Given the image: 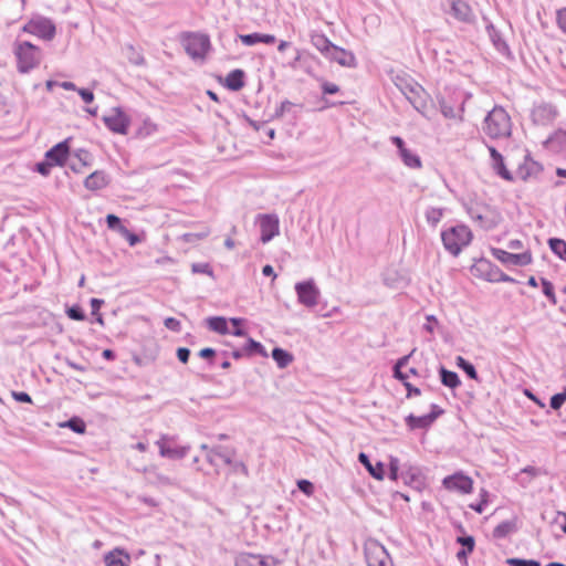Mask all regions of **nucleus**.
Returning <instances> with one entry per match:
<instances>
[{
  "instance_id": "nucleus-1",
  "label": "nucleus",
  "mask_w": 566,
  "mask_h": 566,
  "mask_svg": "<svg viewBox=\"0 0 566 566\" xmlns=\"http://www.w3.org/2000/svg\"><path fill=\"white\" fill-rule=\"evenodd\" d=\"M19 73L27 74L40 66L43 60V51L30 41L17 40L12 46Z\"/></svg>"
},
{
  "instance_id": "nucleus-2",
  "label": "nucleus",
  "mask_w": 566,
  "mask_h": 566,
  "mask_svg": "<svg viewBox=\"0 0 566 566\" xmlns=\"http://www.w3.org/2000/svg\"><path fill=\"white\" fill-rule=\"evenodd\" d=\"M511 251L499 248H492L491 254L502 264L526 266L533 262V253L528 248H525L523 241L515 239L507 243Z\"/></svg>"
},
{
  "instance_id": "nucleus-3",
  "label": "nucleus",
  "mask_w": 566,
  "mask_h": 566,
  "mask_svg": "<svg viewBox=\"0 0 566 566\" xmlns=\"http://www.w3.org/2000/svg\"><path fill=\"white\" fill-rule=\"evenodd\" d=\"M178 39L186 53L195 61H203L211 50V41L206 33L185 31Z\"/></svg>"
},
{
  "instance_id": "nucleus-4",
  "label": "nucleus",
  "mask_w": 566,
  "mask_h": 566,
  "mask_svg": "<svg viewBox=\"0 0 566 566\" xmlns=\"http://www.w3.org/2000/svg\"><path fill=\"white\" fill-rule=\"evenodd\" d=\"M484 133L494 139L511 135L512 122L507 112L502 107H494L484 120Z\"/></svg>"
},
{
  "instance_id": "nucleus-5",
  "label": "nucleus",
  "mask_w": 566,
  "mask_h": 566,
  "mask_svg": "<svg viewBox=\"0 0 566 566\" xmlns=\"http://www.w3.org/2000/svg\"><path fill=\"white\" fill-rule=\"evenodd\" d=\"M471 240L472 232L465 226H455L442 232L443 245L453 255H458Z\"/></svg>"
},
{
  "instance_id": "nucleus-6",
  "label": "nucleus",
  "mask_w": 566,
  "mask_h": 566,
  "mask_svg": "<svg viewBox=\"0 0 566 566\" xmlns=\"http://www.w3.org/2000/svg\"><path fill=\"white\" fill-rule=\"evenodd\" d=\"M22 32L34 35L44 41H51L56 34V28L51 19L36 15L23 24Z\"/></svg>"
},
{
  "instance_id": "nucleus-7",
  "label": "nucleus",
  "mask_w": 566,
  "mask_h": 566,
  "mask_svg": "<svg viewBox=\"0 0 566 566\" xmlns=\"http://www.w3.org/2000/svg\"><path fill=\"white\" fill-rule=\"evenodd\" d=\"M469 213L473 221L486 230L495 228L502 221L500 211L484 203L471 207Z\"/></svg>"
},
{
  "instance_id": "nucleus-8",
  "label": "nucleus",
  "mask_w": 566,
  "mask_h": 566,
  "mask_svg": "<svg viewBox=\"0 0 566 566\" xmlns=\"http://www.w3.org/2000/svg\"><path fill=\"white\" fill-rule=\"evenodd\" d=\"M103 122L114 134L127 135L132 119L123 108L113 107L103 116Z\"/></svg>"
},
{
  "instance_id": "nucleus-9",
  "label": "nucleus",
  "mask_w": 566,
  "mask_h": 566,
  "mask_svg": "<svg viewBox=\"0 0 566 566\" xmlns=\"http://www.w3.org/2000/svg\"><path fill=\"white\" fill-rule=\"evenodd\" d=\"M365 557L368 566H392L386 548L375 539L365 543Z\"/></svg>"
},
{
  "instance_id": "nucleus-10",
  "label": "nucleus",
  "mask_w": 566,
  "mask_h": 566,
  "mask_svg": "<svg viewBox=\"0 0 566 566\" xmlns=\"http://www.w3.org/2000/svg\"><path fill=\"white\" fill-rule=\"evenodd\" d=\"M443 488L449 492H455L462 495L470 494L473 491L474 481L462 471H458L442 480Z\"/></svg>"
},
{
  "instance_id": "nucleus-11",
  "label": "nucleus",
  "mask_w": 566,
  "mask_h": 566,
  "mask_svg": "<svg viewBox=\"0 0 566 566\" xmlns=\"http://www.w3.org/2000/svg\"><path fill=\"white\" fill-rule=\"evenodd\" d=\"M295 291L300 303L307 307H313L318 302L319 291L313 281L301 282L295 285Z\"/></svg>"
},
{
  "instance_id": "nucleus-12",
  "label": "nucleus",
  "mask_w": 566,
  "mask_h": 566,
  "mask_svg": "<svg viewBox=\"0 0 566 566\" xmlns=\"http://www.w3.org/2000/svg\"><path fill=\"white\" fill-rule=\"evenodd\" d=\"M259 224L261 229V241L263 243H268L280 232L279 219L273 214L259 216Z\"/></svg>"
},
{
  "instance_id": "nucleus-13",
  "label": "nucleus",
  "mask_w": 566,
  "mask_h": 566,
  "mask_svg": "<svg viewBox=\"0 0 566 566\" xmlns=\"http://www.w3.org/2000/svg\"><path fill=\"white\" fill-rule=\"evenodd\" d=\"M441 413L442 410L439 409L437 406H433L432 411L429 415H424L421 417L409 415L406 418V423L410 430L426 429L430 427Z\"/></svg>"
},
{
  "instance_id": "nucleus-14",
  "label": "nucleus",
  "mask_w": 566,
  "mask_h": 566,
  "mask_svg": "<svg viewBox=\"0 0 566 566\" xmlns=\"http://www.w3.org/2000/svg\"><path fill=\"white\" fill-rule=\"evenodd\" d=\"M70 155V146L67 140L61 142L53 146L50 150L45 154V159L52 164L53 167L55 166H63Z\"/></svg>"
},
{
  "instance_id": "nucleus-15",
  "label": "nucleus",
  "mask_w": 566,
  "mask_h": 566,
  "mask_svg": "<svg viewBox=\"0 0 566 566\" xmlns=\"http://www.w3.org/2000/svg\"><path fill=\"white\" fill-rule=\"evenodd\" d=\"M111 182L108 175L104 170H95L84 180V186L90 191H99L105 189Z\"/></svg>"
},
{
  "instance_id": "nucleus-16",
  "label": "nucleus",
  "mask_w": 566,
  "mask_h": 566,
  "mask_svg": "<svg viewBox=\"0 0 566 566\" xmlns=\"http://www.w3.org/2000/svg\"><path fill=\"white\" fill-rule=\"evenodd\" d=\"M326 59L334 61L342 66H346V67L356 66L355 55L352 52H348V51H346L342 48H338L336 45H333V48L329 49V53L327 54Z\"/></svg>"
},
{
  "instance_id": "nucleus-17",
  "label": "nucleus",
  "mask_w": 566,
  "mask_h": 566,
  "mask_svg": "<svg viewBox=\"0 0 566 566\" xmlns=\"http://www.w3.org/2000/svg\"><path fill=\"white\" fill-rule=\"evenodd\" d=\"M104 562L106 566H129L130 555L122 548H114L105 555Z\"/></svg>"
},
{
  "instance_id": "nucleus-18",
  "label": "nucleus",
  "mask_w": 566,
  "mask_h": 566,
  "mask_svg": "<svg viewBox=\"0 0 566 566\" xmlns=\"http://www.w3.org/2000/svg\"><path fill=\"white\" fill-rule=\"evenodd\" d=\"M490 150V155H491V158H492V167L493 169L497 172V175H500L503 179L507 180V181H512L513 180V176L511 175V172L506 169L505 167V164H504V159H503V156L494 148V147H490L489 148Z\"/></svg>"
},
{
  "instance_id": "nucleus-19",
  "label": "nucleus",
  "mask_w": 566,
  "mask_h": 566,
  "mask_svg": "<svg viewBox=\"0 0 566 566\" xmlns=\"http://www.w3.org/2000/svg\"><path fill=\"white\" fill-rule=\"evenodd\" d=\"M239 39L244 45L248 46L254 45L256 43L273 44L275 42L274 35L261 33L240 34Z\"/></svg>"
},
{
  "instance_id": "nucleus-20",
  "label": "nucleus",
  "mask_w": 566,
  "mask_h": 566,
  "mask_svg": "<svg viewBox=\"0 0 566 566\" xmlns=\"http://www.w3.org/2000/svg\"><path fill=\"white\" fill-rule=\"evenodd\" d=\"M358 460L361 464H364V467L367 469V471L369 472V474L373 478H375L378 481H381L384 479L385 469H384V464L381 462H378L375 465L371 464L368 457L363 452L359 453Z\"/></svg>"
},
{
  "instance_id": "nucleus-21",
  "label": "nucleus",
  "mask_w": 566,
  "mask_h": 566,
  "mask_svg": "<svg viewBox=\"0 0 566 566\" xmlns=\"http://www.w3.org/2000/svg\"><path fill=\"white\" fill-rule=\"evenodd\" d=\"M224 86L231 91L241 90L244 86V72L239 69L231 71L224 80Z\"/></svg>"
},
{
  "instance_id": "nucleus-22",
  "label": "nucleus",
  "mask_w": 566,
  "mask_h": 566,
  "mask_svg": "<svg viewBox=\"0 0 566 566\" xmlns=\"http://www.w3.org/2000/svg\"><path fill=\"white\" fill-rule=\"evenodd\" d=\"M125 56L126 60L133 65L142 66L145 64V57L142 49L136 48L132 44L125 48Z\"/></svg>"
},
{
  "instance_id": "nucleus-23",
  "label": "nucleus",
  "mask_w": 566,
  "mask_h": 566,
  "mask_svg": "<svg viewBox=\"0 0 566 566\" xmlns=\"http://www.w3.org/2000/svg\"><path fill=\"white\" fill-rule=\"evenodd\" d=\"M207 324L211 331H213L218 334L224 335V334L229 333L228 321L224 317H221V316L209 317L207 319Z\"/></svg>"
},
{
  "instance_id": "nucleus-24",
  "label": "nucleus",
  "mask_w": 566,
  "mask_h": 566,
  "mask_svg": "<svg viewBox=\"0 0 566 566\" xmlns=\"http://www.w3.org/2000/svg\"><path fill=\"white\" fill-rule=\"evenodd\" d=\"M272 357L280 368H285L293 361V355L282 348H274Z\"/></svg>"
},
{
  "instance_id": "nucleus-25",
  "label": "nucleus",
  "mask_w": 566,
  "mask_h": 566,
  "mask_svg": "<svg viewBox=\"0 0 566 566\" xmlns=\"http://www.w3.org/2000/svg\"><path fill=\"white\" fill-rule=\"evenodd\" d=\"M441 381L444 386L449 388H455L460 385V379L454 371L447 370L446 368H441Z\"/></svg>"
},
{
  "instance_id": "nucleus-26",
  "label": "nucleus",
  "mask_w": 566,
  "mask_h": 566,
  "mask_svg": "<svg viewBox=\"0 0 566 566\" xmlns=\"http://www.w3.org/2000/svg\"><path fill=\"white\" fill-rule=\"evenodd\" d=\"M551 250L562 260H566V242L562 239L552 238L548 240Z\"/></svg>"
},
{
  "instance_id": "nucleus-27",
  "label": "nucleus",
  "mask_w": 566,
  "mask_h": 566,
  "mask_svg": "<svg viewBox=\"0 0 566 566\" xmlns=\"http://www.w3.org/2000/svg\"><path fill=\"white\" fill-rule=\"evenodd\" d=\"M60 427L70 428L71 430H73L74 432L80 433V434H83L86 430L85 422L78 417H73L70 420H67L63 423H60Z\"/></svg>"
},
{
  "instance_id": "nucleus-28",
  "label": "nucleus",
  "mask_w": 566,
  "mask_h": 566,
  "mask_svg": "<svg viewBox=\"0 0 566 566\" xmlns=\"http://www.w3.org/2000/svg\"><path fill=\"white\" fill-rule=\"evenodd\" d=\"M400 156L405 163L406 166L410 168H420L421 167V160L420 158L411 153L409 149L405 148L402 151H400Z\"/></svg>"
},
{
  "instance_id": "nucleus-29",
  "label": "nucleus",
  "mask_w": 566,
  "mask_h": 566,
  "mask_svg": "<svg viewBox=\"0 0 566 566\" xmlns=\"http://www.w3.org/2000/svg\"><path fill=\"white\" fill-rule=\"evenodd\" d=\"M314 46L326 57L333 43L324 35H317L313 40Z\"/></svg>"
},
{
  "instance_id": "nucleus-30",
  "label": "nucleus",
  "mask_w": 566,
  "mask_h": 566,
  "mask_svg": "<svg viewBox=\"0 0 566 566\" xmlns=\"http://www.w3.org/2000/svg\"><path fill=\"white\" fill-rule=\"evenodd\" d=\"M514 528H515V523H513L511 521H505V522H502L501 524H499L494 528L493 534L497 538L505 537L511 532H513Z\"/></svg>"
},
{
  "instance_id": "nucleus-31",
  "label": "nucleus",
  "mask_w": 566,
  "mask_h": 566,
  "mask_svg": "<svg viewBox=\"0 0 566 566\" xmlns=\"http://www.w3.org/2000/svg\"><path fill=\"white\" fill-rule=\"evenodd\" d=\"M489 492L485 490V489H481L480 490V500L478 503H472L470 504V507L475 511L476 513H483L485 507L488 506L489 504Z\"/></svg>"
},
{
  "instance_id": "nucleus-32",
  "label": "nucleus",
  "mask_w": 566,
  "mask_h": 566,
  "mask_svg": "<svg viewBox=\"0 0 566 566\" xmlns=\"http://www.w3.org/2000/svg\"><path fill=\"white\" fill-rule=\"evenodd\" d=\"M457 365L460 367L465 374L471 378L476 380L478 379V373L474 368V366L467 361L463 357L459 356L457 357Z\"/></svg>"
},
{
  "instance_id": "nucleus-33",
  "label": "nucleus",
  "mask_w": 566,
  "mask_h": 566,
  "mask_svg": "<svg viewBox=\"0 0 566 566\" xmlns=\"http://www.w3.org/2000/svg\"><path fill=\"white\" fill-rule=\"evenodd\" d=\"M251 560H258L261 566H266L263 556L251 554V553L241 554L237 560V566H243L244 564H250Z\"/></svg>"
},
{
  "instance_id": "nucleus-34",
  "label": "nucleus",
  "mask_w": 566,
  "mask_h": 566,
  "mask_svg": "<svg viewBox=\"0 0 566 566\" xmlns=\"http://www.w3.org/2000/svg\"><path fill=\"white\" fill-rule=\"evenodd\" d=\"M119 233H120L122 237H124L127 240V242L129 243L130 247L136 245L140 241L138 235H136L135 233L130 232L126 227L125 228H120L119 229Z\"/></svg>"
},
{
  "instance_id": "nucleus-35",
  "label": "nucleus",
  "mask_w": 566,
  "mask_h": 566,
  "mask_svg": "<svg viewBox=\"0 0 566 566\" xmlns=\"http://www.w3.org/2000/svg\"><path fill=\"white\" fill-rule=\"evenodd\" d=\"M106 223L111 230H117L118 232L120 228H125V226L122 224L120 219L112 213L106 216Z\"/></svg>"
},
{
  "instance_id": "nucleus-36",
  "label": "nucleus",
  "mask_w": 566,
  "mask_h": 566,
  "mask_svg": "<svg viewBox=\"0 0 566 566\" xmlns=\"http://www.w3.org/2000/svg\"><path fill=\"white\" fill-rule=\"evenodd\" d=\"M389 476L392 481H397L399 478V460L397 458L389 460Z\"/></svg>"
},
{
  "instance_id": "nucleus-37",
  "label": "nucleus",
  "mask_w": 566,
  "mask_h": 566,
  "mask_svg": "<svg viewBox=\"0 0 566 566\" xmlns=\"http://www.w3.org/2000/svg\"><path fill=\"white\" fill-rule=\"evenodd\" d=\"M542 287H543V293L553 302V303H556V297H555V293H554V286L553 284L545 280V279H542Z\"/></svg>"
},
{
  "instance_id": "nucleus-38",
  "label": "nucleus",
  "mask_w": 566,
  "mask_h": 566,
  "mask_svg": "<svg viewBox=\"0 0 566 566\" xmlns=\"http://www.w3.org/2000/svg\"><path fill=\"white\" fill-rule=\"evenodd\" d=\"M566 401V390L554 395L551 398V407L555 410L559 409Z\"/></svg>"
},
{
  "instance_id": "nucleus-39",
  "label": "nucleus",
  "mask_w": 566,
  "mask_h": 566,
  "mask_svg": "<svg viewBox=\"0 0 566 566\" xmlns=\"http://www.w3.org/2000/svg\"><path fill=\"white\" fill-rule=\"evenodd\" d=\"M66 314L71 319H74V321H84L85 319V315L80 306H72V307L67 308Z\"/></svg>"
},
{
  "instance_id": "nucleus-40",
  "label": "nucleus",
  "mask_w": 566,
  "mask_h": 566,
  "mask_svg": "<svg viewBox=\"0 0 566 566\" xmlns=\"http://www.w3.org/2000/svg\"><path fill=\"white\" fill-rule=\"evenodd\" d=\"M158 444H159L160 455H163V457L174 458V457H181L182 455V453L179 452L178 450L169 448V447H166V444L164 442H160Z\"/></svg>"
},
{
  "instance_id": "nucleus-41",
  "label": "nucleus",
  "mask_w": 566,
  "mask_h": 566,
  "mask_svg": "<svg viewBox=\"0 0 566 566\" xmlns=\"http://www.w3.org/2000/svg\"><path fill=\"white\" fill-rule=\"evenodd\" d=\"M191 270L193 273H202L207 275H212V269L208 263H193L191 265Z\"/></svg>"
},
{
  "instance_id": "nucleus-42",
  "label": "nucleus",
  "mask_w": 566,
  "mask_h": 566,
  "mask_svg": "<svg viewBox=\"0 0 566 566\" xmlns=\"http://www.w3.org/2000/svg\"><path fill=\"white\" fill-rule=\"evenodd\" d=\"M507 563L511 566H541L538 562L536 560H527V559H520V558H511L507 560Z\"/></svg>"
},
{
  "instance_id": "nucleus-43",
  "label": "nucleus",
  "mask_w": 566,
  "mask_h": 566,
  "mask_svg": "<svg viewBox=\"0 0 566 566\" xmlns=\"http://www.w3.org/2000/svg\"><path fill=\"white\" fill-rule=\"evenodd\" d=\"M297 486L298 489L305 493L307 496H311L314 492V485L312 482L307 481V480H300L297 482Z\"/></svg>"
},
{
  "instance_id": "nucleus-44",
  "label": "nucleus",
  "mask_w": 566,
  "mask_h": 566,
  "mask_svg": "<svg viewBox=\"0 0 566 566\" xmlns=\"http://www.w3.org/2000/svg\"><path fill=\"white\" fill-rule=\"evenodd\" d=\"M53 168L52 164H50L46 159L42 163L36 164V171L42 176H48Z\"/></svg>"
},
{
  "instance_id": "nucleus-45",
  "label": "nucleus",
  "mask_w": 566,
  "mask_h": 566,
  "mask_svg": "<svg viewBox=\"0 0 566 566\" xmlns=\"http://www.w3.org/2000/svg\"><path fill=\"white\" fill-rule=\"evenodd\" d=\"M558 27L566 33V8L557 11Z\"/></svg>"
},
{
  "instance_id": "nucleus-46",
  "label": "nucleus",
  "mask_w": 566,
  "mask_h": 566,
  "mask_svg": "<svg viewBox=\"0 0 566 566\" xmlns=\"http://www.w3.org/2000/svg\"><path fill=\"white\" fill-rule=\"evenodd\" d=\"M322 90H323L324 94L332 95V94H336L339 91V87L334 83L324 82L322 84Z\"/></svg>"
},
{
  "instance_id": "nucleus-47",
  "label": "nucleus",
  "mask_w": 566,
  "mask_h": 566,
  "mask_svg": "<svg viewBox=\"0 0 566 566\" xmlns=\"http://www.w3.org/2000/svg\"><path fill=\"white\" fill-rule=\"evenodd\" d=\"M189 356H190V350L188 348L180 347L177 349V357L181 363L187 364Z\"/></svg>"
},
{
  "instance_id": "nucleus-48",
  "label": "nucleus",
  "mask_w": 566,
  "mask_h": 566,
  "mask_svg": "<svg viewBox=\"0 0 566 566\" xmlns=\"http://www.w3.org/2000/svg\"><path fill=\"white\" fill-rule=\"evenodd\" d=\"M164 324L171 331H179L180 328V322L174 317L166 318Z\"/></svg>"
},
{
  "instance_id": "nucleus-49",
  "label": "nucleus",
  "mask_w": 566,
  "mask_h": 566,
  "mask_svg": "<svg viewBox=\"0 0 566 566\" xmlns=\"http://www.w3.org/2000/svg\"><path fill=\"white\" fill-rule=\"evenodd\" d=\"M232 471L234 473H239V474L243 475L244 478H247L248 474H249L247 465L244 463H241V462L234 463L233 467H232Z\"/></svg>"
},
{
  "instance_id": "nucleus-50",
  "label": "nucleus",
  "mask_w": 566,
  "mask_h": 566,
  "mask_svg": "<svg viewBox=\"0 0 566 566\" xmlns=\"http://www.w3.org/2000/svg\"><path fill=\"white\" fill-rule=\"evenodd\" d=\"M533 164L525 160L523 165L520 166L517 174L523 178L526 179L530 175L528 166H532Z\"/></svg>"
},
{
  "instance_id": "nucleus-51",
  "label": "nucleus",
  "mask_w": 566,
  "mask_h": 566,
  "mask_svg": "<svg viewBox=\"0 0 566 566\" xmlns=\"http://www.w3.org/2000/svg\"><path fill=\"white\" fill-rule=\"evenodd\" d=\"M77 92H78L80 96L83 98V101L85 103H92L93 102L94 94L91 91L85 90V88H81Z\"/></svg>"
},
{
  "instance_id": "nucleus-52",
  "label": "nucleus",
  "mask_w": 566,
  "mask_h": 566,
  "mask_svg": "<svg viewBox=\"0 0 566 566\" xmlns=\"http://www.w3.org/2000/svg\"><path fill=\"white\" fill-rule=\"evenodd\" d=\"M13 398L17 401H20V402H28V403L32 402L31 397L27 392H23V391H21V392H13Z\"/></svg>"
},
{
  "instance_id": "nucleus-53",
  "label": "nucleus",
  "mask_w": 566,
  "mask_h": 566,
  "mask_svg": "<svg viewBox=\"0 0 566 566\" xmlns=\"http://www.w3.org/2000/svg\"><path fill=\"white\" fill-rule=\"evenodd\" d=\"M249 349L259 352L263 356H266V353L264 352L262 345L253 339H249Z\"/></svg>"
},
{
  "instance_id": "nucleus-54",
  "label": "nucleus",
  "mask_w": 566,
  "mask_h": 566,
  "mask_svg": "<svg viewBox=\"0 0 566 566\" xmlns=\"http://www.w3.org/2000/svg\"><path fill=\"white\" fill-rule=\"evenodd\" d=\"M216 355V352L214 349L212 348H202L200 352H199V356L201 358H205V359H212Z\"/></svg>"
},
{
  "instance_id": "nucleus-55",
  "label": "nucleus",
  "mask_w": 566,
  "mask_h": 566,
  "mask_svg": "<svg viewBox=\"0 0 566 566\" xmlns=\"http://www.w3.org/2000/svg\"><path fill=\"white\" fill-rule=\"evenodd\" d=\"M405 387L407 389V397H411L412 395L419 396L420 389L417 387H413L410 382L405 381Z\"/></svg>"
},
{
  "instance_id": "nucleus-56",
  "label": "nucleus",
  "mask_w": 566,
  "mask_h": 566,
  "mask_svg": "<svg viewBox=\"0 0 566 566\" xmlns=\"http://www.w3.org/2000/svg\"><path fill=\"white\" fill-rule=\"evenodd\" d=\"M206 237V234H201V233H185L182 235V239L184 241L186 242H191L193 240H200V239H203Z\"/></svg>"
},
{
  "instance_id": "nucleus-57",
  "label": "nucleus",
  "mask_w": 566,
  "mask_h": 566,
  "mask_svg": "<svg viewBox=\"0 0 566 566\" xmlns=\"http://www.w3.org/2000/svg\"><path fill=\"white\" fill-rule=\"evenodd\" d=\"M459 542L467 546L469 552L473 551L474 539L472 537H460Z\"/></svg>"
},
{
  "instance_id": "nucleus-58",
  "label": "nucleus",
  "mask_w": 566,
  "mask_h": 566,
  "mask_svg": "<svg viewBox=\"0 0 566 566\" xmlns=\"http://www.w3.org/2000/svg\"><path fill=\"white\" fill-rule=\"evenodd\" d=\"M495 274H497V276L490 279L491 281H510V277L502 273L499 269H496Z\"/></svg>"
},
{
  "instance_id": "nucleus-59",
  "label": "nucleus",
  "mask_w": 566,
  "mask_h": 566,
  "mask_svg": "<svg viewBox=\"0 0 566 566\" xmlns=\"http://www.w3.org/2000/svg\"><path fill=\"white\" fill-rule=\"evenodd\" d=\"M391 140L397 146V148L399 149V153L402 151V149L406 148L405 143H403V140L400 137L395 136V137L391 138Z\"/></svg>"
},
{
  "instance_id": "nucleus-60",
  "label": "nucleus",
  "mask_w": 566,
  "mask_h": 566,
  "mask_svg": "<svg viewBox=\"0 0 566 566\" xmlns=\"http://www.w3.org/2000/svg\"><path fill=\"white\" fill-rule=\"evenodd\" d=\"M401 365V361H399L395 367V376L396 378L400 379L401 381H407L406 376L400 371L399 367Z\"/></svg>"
},
{
  "instance_id": "nucleus-61",
  "label": "nucleus",
  "mask_w": 566,
  "mask_h": 566,
  "mask_svg": "<svg viewBox=\"0 0 566 566\" xmlns=\"http://www.w3.org/2000/svg\"><path fill=\"white\" fill-rule=\"evenodd\" d=\"M103 301L98 298H92L91 300V306L93 308V313L97 312L102 305Z\"/></svg>"
},
{
  "instance_id": "nucleus-62",
  "label": "nucleus",
  "mask_w": 566,
  "mask_h": 566,
  "mask_svg": "<svg viewBox=\"0 0 566 566\" xmlns=\"http://www.w3.org/2000/svg\"><path fill=\"white\" fill-rule=\"evenodd\" d=\"M262 273H263L264 275H266V276H270V275H272L273 277H275V276H276V275L274 274V270H273V268H272L271 265H265V266H263V269H262Z\"/></svg>"
},
{
  "instance_id": "nucleus-63",
  "label": "nucleus",
  "mask_w": 566,
  "mask_h": 566,
  "mask_svg": "<svg viewBox=\"0 0 566 566\" xmlns=\"http://www.w3.org/2000/svg\"><path fill=\"white\" fill-rule=\"evenodd\" d=\"M102 355L107 360L114 359V353L111 349H104Z\"/></svg>"
},
{
  "instance_id": "nucleus-64",
  "label": "nucleus",
  "mask_w": 566,
  "mask_h": 566,
  "mask_svg": "<svg viewBox=\"0 0 566 566\" xmlns=\"http://www.w3.org/2000/svg\"><path fill=\"white\" fill-rule=\"evenodd\" d=\"M61 86L64 90H67V91H74L75 90V84L72 83V82H63V83H61Z\"/></svg>"
}]
</instances>
